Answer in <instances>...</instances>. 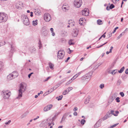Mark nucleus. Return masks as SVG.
Segmentation results:
<instances>
[{
	"label": "nucleus",
	"mask_w": 128,
	"mask_h": 128,
	"mask_svg": "<svg viewBox=\"0 0 128 128\" xmlns=\"http://www.w3.org/2000/svg\"><path fill=\"white\" fill-rule=\"evenodd\" d=\"M49 67L50 69L52 70L53 69V67L54 66V65L52 64L50 62L49 63Z\"/></svg>",
	"instance_id": "25"
},
{
	"label": "nucleus",
	"mask_w": 128,
	"mask_h": 128,
	"mask_svg": "<svg viewBox=\"0 0 128 128\" xmlns=\"http://www.w3.org/2000/svg\"><path fill=\"white\" fill-rule=\"evenodd\" d=\"M107 43V42H106V43H104V44H103L100 46H97L96 47V48H99L102 46L103 45H104L105 44H106V43Z\"/></svg>",
	"instance_id": "46"
},
{
	"label": "nucleus",
	"mask_w": 128,
	"mask_h": 128,
	"mask_svg": "<svg viewBox=\"0 0 128 128\" xmlns=\"http://www.w3.org/2000/svg\"><path fill=\"white\" fill-rule=\"evenodd\" d=\"M33 13L31 12H30V16L31 17H32L33 16Z\"/></svg>",
	"instance_id": "62"
},
{
	"label": "nucleus",
	"mask_w": 128,
	"mask_h": 128,
	"mask_svg": "<svg viewBox=\"0 0 128 128\" xmlns=\"http://www.w3.org/2000/svg\"><path fill=\"white\" fill-rule=\"evenodd\" d=\"M39 118V116H37L36 118H35L33 120H37V119Z\"/></svg>",
	"instance_id": "53"
},
{
	"label": "nucleus",
	"mask_w": 128,
	"mask_h": 128,
	"mask_svg": "<svg viewBox=\"0 0 128 128\" xmlns=\"http://www.w3.org/2000/svg\"><path fill=\"white\" fill-rule=\"evenodd\" d=\"M28 112H26L23 114L22 116H21V118H22L24 117H25L27 115Z\"/></svg>",
	"instance_id": "28"
},
{
	"label": "nucleus",
	"mask_w": 128,
	"mask_h": 128,
	"mask_svg": "<svg viewBox=\"0 0 128 128\" xmlns=\"http://www.w3.org/2000/svg\"><path fill=\"white\" fill-rule=\"evenodd\" d=\"M4 43V45L5 44V42L2 41L0 42V44H3Z\"/></svg>",
	"instance_id": "54"
},
{
	"label": "nucleus",
	"mask_w": 128,
	"mask_h": 128,
	"mask_svg": "<svg viewBox=\"0 0 128 128\" xmlns=\"http://www.w3.org/2000/svg\"><path fill=\"white\" fill-rule=\"evenodd\" d=\"M118 28V27H116L114 29V31L112 32V34H114L116 31V30Z\"/></svg>",
	"instance_id": "41"
},
{
	"label": "nucleus",
	"mask_w": 128,
	"mask_h": 128,
	"mask_svg": "<svg viewBox=\"0 0 128 128\" xmlns=\"http://www.w3.org/2000/svg\"><path fill=\"white\" fill-rule=\"evenodd\" d=\"M72 87H69L63 92L62 93L64 95H65L66 94L68 93L69 92L72 90Z\"/></svg>",
	"instance_id": "11"
},
{
	"label": "nucleus",
	"mask_w": 128,
	"mask_h": 128,
	"mask_svg": "<svg viewBox=\"0 0 128 128\" xmlns=\"http://www.w3.org/2000/svg\"><path fill=\"white\" fill-rule=\"evenodd\" d=\"M89 14L88 10L87 9H85L82 10V14L84 16H88Z\"/></svg>",
	"instance_id": "12"
},
{
	"label": "nucleus",
	"mask_w": 128,
	"mask_h": 128,
	"mask_svg": "<svg viewBox=\"0 0 128 128\" xmlns=\"http://www.w3.org/2000/svg\"><path fill=\"white\" fill-rule=\"evenodd\" d=\"M82 4V0H75L74 2V6L76 8H79L80 7Z\"/></svg>",
	"instance_id": "5"
},
{
	"label": "nucleus",
	"mask_w": 128,
	"mask_h": 128,
	"mask_svg": "<svg viewBox=\"0 0 128 128\" xmlns=\"http://www.w3.org/2000/svg\"><path fill=\"white\" fill-rule=\"evenodd\" d=\"M84 19V18H80L79 20V23L80 25H82V23L83 22V21Z\"/></svg>",
	"instance_id": "23"
},
{
	"label": "nucleus",
	"mask_w": 128,
	"mask_h": 128,
	"mask_svg": "<svg viewBox=\"0 0 128 128\" xmlns=\"http://www.w3.org/2000/svg\"><path fill=\"white\" fill-rule=\"evenodd\" d=\"M74 22H72V23H71L70 24V25L71 26H74Z\"/></svg>",
	"instance_id": "52"
},
{
	"label": "nucleus",
	"mask_w": 128,
	"mask_h": 128,
	"mask_svg": "<svg viewBox=\"0 0 128 128\" xmlns=\"http://www.w3.org/2000/svg\"><path fill=\"white\" fill-rule=\"evenodd\" d=\"M50 78V77H48L44 80V81L46 82L47 81L48 79Z\"/></svg>",
	"instance_id": "45"
},
{
	"label": "nucleus",
	"mask_w": 128,
	"mask_h": 128,
	"mask_svg": "<svg viewBox=\"0 0 128 128\" xmlns=\"http://www.w3.org/2000/svg\"><path fill=\"white\" fill-rule=\"evenodd\" d=\"M52 106H53L52 104L48 105L44 107V110L45 112L47 111L52 108Z\"/></svg>",
	"instance_id": "10"
},
{
	"label": "nucleus",
	"mask_w": 128,
	"mask_h": 128,
	"mask_svg": "<svg viewBox=\"0 0 128 128\" xmlns=\"http://www.w3.org/2000/svg\"><path fill=\"white\" fill-rule=\"evenodd\" d=\"M117 96V93H115L114 94L112 95V100H114L116 97Z\"/></svg>",
	"instance_id": "18"
},
{
	"label": "nucleus",
	"mask_w": 128,
	"mask_h": 128,
	"mask_svg": "<svg viewBox=\"0 0 128 128\" xmlns=\"http://www.w3.org/2000/svg\"><path fill=\"white\" fill-rule=\"evenodd\" d=\"M44 19L47 22H49L51 20L52 18L50 14L48 13H46L44 15Z\"/></svg>",
	"instance_id": "4"
},
{
	"label": "nucleus",
	"mask_w": 128,
	"mask_h": 128,
	"mask_svg": "<svg viewBox=\"0 0 128 128\" xmlns=\"http://www.w3.org/2000/svg\"><path fill=\"white\" fill-rule=\"evenodd\" d=\"M42 91H40V92L38 93V96H39L40 94H42Z\"/></svg>",
	"instance_id": "55"
},
{
	"label": "nucleus",
	"mask_w": 128,
	"mask_h": 128,
	"mask_svg": "<svg viewBox=\"0 0 128 128\" xmlns=\"http://www.w3.org/2000/svg\"><path fill=\"white\" fill-rule=\"evenodd\" d=\"M112 34L111 33L110 34H108V36H109L108 38H110V37L112 36Z\"/></svg>",
	"instance_id": "63"
},
{
	"label": "nucleus",
	"mask_w": 128,
	"mask_h": 128,
	"mask_svg": "<svg viewBox=\"0 0 128 128\" xmlns=\"http://www.w3.org/2000/svg\"><path fill=\"white\" fill-rule=\"evenodd\" d=\"M110 117V116L108 114H108L105 115L103 118L100 119L99 120V121L100 122L104 121L106 119Z\"/></svg>",
	"instance_id": "13"
},
{
	"label": "nucleus",
	"mask_w": 128,
	"mask_h": 128,
	"mask_svg": "<svg viewBox=\"0 0 128 128\" xmlns=\"http://www.w3.org/2000/svg\"><path fill=\"white\" fill-rule=\"evenodd\" d=\"M115 100L117 102H120V98L118 97H117L116 98V99Z\"/></svg>",
	"instance_id": "35"
},
{
	"label": "nucleus",
	"mask_w": 128,
	"mask_h": 128,
	"mask_svg": "<svg viewBox=\"0 0 128 128\" xmlns=\"http://www.w3.org/2000/svg\"><path fill=\"white\" fill-rule=\"evenodd\" d=\"M2 93L3 98L5 99L8 98L11 95L10 92L8 90H3Z\"/></svg>",
	"instance_id": "3"
},
{
	"label": "nucleus",
	"mask_w": 128,
	"mask_h": 128,
	"mask_svg": "<svg viewBox=\"0 0 128 128\" xmlns=\"http://www.w3.org/2000/svg\"><path fill=\"white\" fill-rule=\"evenodd\" d=\"M120 94L122 97H123L124 96V93L123 92H120Z\"/></svg>",
	"instance_id": "42"
},
{
	"label": "nucleus",
	"mask_w": 128,
	"mask_h": 128,
	"mask_svg": "<svg viewBox=\"0 0 128 128\" xmlns=\"http://www.w3.org/2000/svg\"><path fill=\"white\" fill-rule=\"evenodd\" d=\"M62 96H59V97H56V99H57L58 100H62Z\"/></svg>",
	"instance_id": "33"
},
{
	"label": "nucleus",
	"mask_w": 128,
	"mask_h": 128,
	"mask_svg": "<svg viewBox=\"0 0 128 128\" xmlns=\"http://www.w3.org/2000/svg\"><path fill=\"white\" fill-rule=\"evenodd\" d=\"M106 32H105L104 33V34L101 36L102 38V37H103L104 38L106 36L105 35V34H106Z\"/></svg>",
	"instance_id": "48"
},
{
	"label": "nucleus",
	"mask_w": 128,
	"mask_h": 128,
	"mask_svg": "<svg viewBox=\"0 0 128 128\" xmlns=\"http://www.w3.org/2000/svg\"><path fill=\"white\" fill-rule=\"evenodd\" d=\"M68 44L70 45H74V42H72V40H70L68 42Z\"/></svg>",
	"instance_id": "32"
},
{
	"label": "nucleus",
	"mask_w": 128,
	"mask_h": 128,
	"mask_svg": "<svg viewBox=\"0 0 128 128\" xmlns=\"http://www.w3.org/2000/svg\"><path fill=\"white\" fill-rule=\"evenodd\" d=\"M54 88L53 87V88H51L48 91V92H52L54 90H55V89H54Z\"/></svg>",
	"instance_id": "36"
},
{
	"label": "nucleus",
	"mask_w": 128,
	"mask_h": 128,
	"mask_svg": "<svg viewBox=\"0 0 128 128\" xmlns=\"http://www.w3.org/2000/svg\"><path fill=\"white\" fill-rule=\"evenodd\" d=\"M71 80V79L69 80V81L68 82L65 84L66 85V86H68V84H70L72 82V80Z\"/></svg>",
	"instance_id": "30"
},
{
	"label": "nucleus",
	"mask_w": 128,
	"mask_h": 128,
	"mask_svg": "<svg viewBox=\"0 0 128 128\" xmlns=\"http://www.w3.org/2000/svg\"><path fill=\"white\" fill-rule=\"evenodd\" d=\"M78 110V108L76 107H74V108L73 109V110L75 112Z\"/></svg>",
	"instance_id": "47"
},
{
	"label": "nucleus",
	"mask_w": 128,
	"mask_h": 128,
	"mask_svg": "<svg viewBox=\"0 0 128 128\" xmlns=\"http://www.w3.org/2000/svg\"><path fill=\"white\" fill-rule=\"evenodd\" d=\"M113 48V47L112 46H111L110 47V51H109L110 52V53L112 52V49Z\"/></svg>",
	"instance_id": "44"
},
{
	"label": "nucleus",
	"mask_w": 128,
	"mask_h": 128,
	"mask_svg": "<svg viewBox=\"0 0 128 128\" xmlns=\"http://www.w3.org/2000/svg\"><path fill=\"white\" fill-rule=\"evenodd\" d=\"M7 78L8 80H11L13 79L12 76L11 74H9L7 77Z\"/></svg>",
	"instance_id": "20"
},
{
	"label": "nucleus",
	"mask_w": 128,
	"mask_h": 128,
	"mask_svg": "<svg viewBox=\"0 0 128 128\" xmlns=\"http://www.w3.org/2000/svg\"><path fill=\"white\" fill-rule=\"evenodd\" d=\"M124 67L123 66L122 67L120 70L118 71V72L120 73H122L124 71Z\"/></svg>",
	"instance_id": "29"
},
{
	"label": "nucleus",
	"mask_w": 128,
	"mask_h": 128,
	"mask_svg": "<svg viewBox=\"0 0 128 128\" xmlns=\"http://www.w3.org/2000/svg\"><path fill=\"white\" fill-rule=\"evenodd\" d=\"M121 81L120 80H118V85H120L121 84Z\"/></svg>",
	"instance_id": "49"
},
{
	"label": "nucleus",
	"mask_w": 128,
	"mask_h": 128,
	"mask_svg": "<svg viewBox=\"0 0 128 128\" xmlns=\"http://www.w3.org/2000/svg\"><path fill=\"white\" fill-rule=\"evenodd\" d=\"M11 52L12 53L14 52V48L12 46V45H11Z\"/></svg>",
	"instance_id": "40"
},
{
	"label": "nucleus",
	"mask_w": 128,
	"mask_h": 128,
	"mask_svg": "<svg viewBox=\"0 0 128 128\" xmlns=\"http://www.w3.org/2000/svg\"><path fill=\"white\" fill-rule=\"evenodd\" d=\"M114 5L112 4L110 6V8L112 9L114 8Z\"/></svg>",
	"instance_id": "37"
},
{
	"label": "nucleus",
	"mask_w": 128,
	"mask_h": 128,
	"mask_svg": "<svg viewBox=\"0 0 128 128\" xmlns=\"http://www.w3.org/2000/svg\"><path fill=\"white\" fill-rule=\"evenodd\" d=\"M60 85V84H57L54 87V89H56V88H58V87H59Z\"/></svg>",
	"instance_id": "31"
},
{
	"label": "nucleus",
	"mask_w": 128,
	"mask_h": 128,
	"mask_svg": "<svg viewBox=\"0 0 128 128\" xmlns=\"http://www.w3.org/2000/svg\"><path fill=\"white\" fill-rule=\"evenodd\" d=\"M11 74L12 75L13 78H16L18 76V74L16 71L13 72Z\"/></svg>",
	"instance_id": "14"
},
{
	"label": "nucleus",
	"mask_w": 128,
	"mask_h": 128,
	"mask_svg": "<svg viewBox=\"0 0 128 128\" xmlns=\"http://www.w3.org/2000/svg\"><path fill=\"white\" fill-rule=\"evenodd\" d=\"M78 31L77 29H74L72 33L73 36L74 37L76 36L78 34Z\"/></svg>",
	"instance_id": "15"
},
{
	"label": "nucleus",
	"mask_w": 128,
	"mask_h": 128,
	"mask_svg": "<svg viewBox=\"0 0 128 128\" xmlns=\"http://www.w3.org/2000/svg\"><path fill=\"white\" fill-rule=\"evenodd\" d=\"M97 22L98 25H101L103 24L102 21L100 20H98L97 21Z\"/></svg>",
	"instance_id": "22"
},
{
	"label": "nucleus",
	"mask_w": 128,
	"mask_h": 128,
	"mask_svg": "<svg viewBox=\"0 0 128 128\" xmlns=\"http://www.w3.org/2000/svg\"><path fill=\"white\" fill-rule=\"evenodd\" d=\"M118 72V70H113L110 72H109V73L112 74L113 75H114L116 73Z\"/></svg>",
	"instance_id": "21"
},
{
	"label": "nucleus",
	"mask_w": 128,
	"mask_h": 128,
	"mask_svg": "<svg viewBox=\"0 0 128 128\" xmlns=\"http://www.w3.org/2000/svg\"><path fill=\"white\" fill-rule=\"evenodd\" d=\"M22 2H19L17 3L16 5V7L17 9H19L20 6H22Z\"/></svg>",
	"instance_id": "16"
},
{
	"label": "nucleus",
	"mask_w": 128,
	"mask_h": 128,
	"mask_svg": "<svg viewBox=\"0 0 128 128\" xmlns=\"http://www.w3.org/2000/svg\"><path fill=\"white\" fill-rule=\"evenodd\" d=\"M109 115L110 116V117L111 116V114L114 115V116H118V114H114V111L113 110H111L110 111V113H108Z\"/></svg>",
	"instance_id": "19"
},
{
	"label": "nucleus",
	"mask_w": 128,
	"mask_h": 128,
	"mask_svg": "<svg viewBox=\"0 0 128 128\" xmlns=\"http://www.w3.org/2000/svg\"><path fill=\"white\" fill-rule=\"evenodd\" d=\"M118 125L117 124H114L113 125H112V126H111V127L112 128H113L114 127H115L117 125Z\"/></svg>",
	"instance_id": "51"
},
{
	"label": "nucleus",
	"mask_w": 128,
	"mask_h": 128,
	"mask_svg": "<svg viewBox=\"0 0 128 128\" xmlns=\"http://www.w3.org/2000/svg\"><path fill=\"white\" fill-rule=\"evenodd\" d=\"M74 115L75 116H77V112H74Z\"/></svg>",
	"instance_id": "56"
},
{
	"label": "nucleus",
	"mask_w": 128,
	"mask_h": 128,
	"mask_svg": "<svg viewBox=\"0 0 128 128\" xmlns=\"http://www.w3.org/2000/svg\"><path fill=\"white\" fill-rule=\"evenodd\" d=\"M106 9L108 10H110V8H109L108 7V6H107L106 7Z\"/></svg>",
	"instance_id": "64"
},
{
	"label": "nucleus",
	"mask_w": 128,
	"mask_h": 128,
	"mask_svg": "<svg viewBox=\"0 0 128 128\" xmlns=\"http://www.w3.org/2000/svg\"><path fill=\"white\" fill-rule=\"evenodd\" d=\"M24 24L26 25H28L30 24L29 20L27 17L25 15L23 16L22 17Z\"/></svg>",
	"instance_id": "6"
},
{
	"label": "nucleus",
	"mask_w": 128,
	"mask_h": 128,
	"mask_svg": "<svg viewBox=\"0 0 128 128\" xmlns=\"http://www.w3.org/2000/svg\"><path fill=\"white\" fill-rule=\"evenodd\" d=\"M8 18L7 14L4 13H0V23L6 22Z\"/></svg>",
	"instance_id": "2"
},
{
	"label": "nucleus",
	"mask_w": 128,
	"mask_h": 128,
	"mask_svg": "<svg viewBox=\"0 0 128 128\" xmlns=\"http://www.w3.org/2000/svg\"><path fill=\"white\" fill-rule=\"evenodd\" d=\"M63 50H59L58 52V57L60 59H62L64 56Z\"/></svg>",
	"instance_id": "7"
},
{
	"label": "nucleus",
	"mask_w": 128,
	"mask_h": 128,
	"mask_svg": "<svg viewBox=\"0 0 128 128\" xmlns=\"http://www.w3.org/2000/svg\"><path fill=\"white\" fill-rule=\"evenodd\" d=\"M86 122L85 120L84 119H82L81 121V123L82 124H84Z\"/></svg>",
	"instance_id": "34"
},
{
	"label": "nucleus",
	"mask_w": 128,
	"mask_h": 128,
	"mask_svg": "<svg viewBox=\"0 0 128 128\" xmlns=\"http://www.w3.org/2000/svg\"><path fill=\"white\" fill-rule=\"evenodd\" d=\"M70 57H68L67 58V60L65 61V62H67L68 61V60L70 59Z\"/></svg>",
	"instance_id": "59"
},
{
	"label": "nucleus",
	"mask_w": 128,
	"mask_h": 128,
	"mask_svg": "<svg viewBox=\"0 0 128 128\" xmlns=\"http://www.w3.org/2000/svg\"><path fill=\"white\" fill-rule=\"evenodd\" d=\"M82 71H81L80 72H78L77 74H75L74 76L71 79V80H74L78 77L79 75L82 72Z\"/></svg>",
	"instance_id": "17"
},
{
	"label": "nucleus",
	"mask_w": 128,
	"mask_h": 128,
	"mask_svg": "<svg viewBox=\"0 0 128 128\" xmlns=\"http://www.w3.org/2000/svg\"><path fill=\"white\" fill-rule=\"evenodd\" d=\"M69 6L67 4H64L62 7V9L65 12L68 10L69 9Z\"/></svg>",
	"instance_id": "9"
},
{
	"label": "nucleus",
	"mask_w": 128,
	"mask_h": 128,
	"mask_svg": "<svg viewBox=\"0 0 128 128\" xmlns=\"http://www.w3.org/2000/svg\"><path fill=\"white\" fill-rule=\"evenodd\" d=\"M25 90V87L22 84H20L18 90V95L17 97V98L20 99L22 96V93Z\"/></svg>",
	"instance_id": "1"
},
{
	"label": "nucleus",
	"mask_w": 128,
	"mask_h": 128,
	"mask_svg": "<svg viewBox=\"0 0 128 128\" xmlns=\"http://www.w3.org/2000/svg\"><path fill=\"white\" fill-rule=\"evenodd\" d=\"M3 66V64L2 62H0V72L1 71Z\"/></svg>",
	"instance_id": "27"
},
{
	"label": "nucleus",
	"mask_w": 128,
	"mask_h": 128,
	"mask_svg": "<svg viewBox=\"0 0 128 128\" xmlns=\"http://www.w3.org/2000/svg\"><path fill=\"white\" fill-rule=\"evenodd\" d=\"M38 20H35V21H32V24H33L34 26H36L38 24Z\"/></svg>",
	"instance_id": "24"
},
{
	"label": "nucleus",
	"mask_w": 128,
	"mask_h": 128,
	"mask_svg": "<svg viewBox=\"0 0 128 128\" xmlns=\"http://www.w3.org/2000/svg\"><path fill=\"white\" fill-rule=\"evenodd\" d=\"M92 73L91 72H90L86 74L85 75L83 76L82 79V80H85L86 79H88L89 77H90L92 75Z\"/></svg>",
	"instance_id": "8"
},
{
	"label": "nucleus",
	"mask_w": 128,
	"mask_h": 128,
	"mask_svg": "<svg viewBox=\"0 0 128 128\" xmlns=\"http://www.w3.org/2000/svg\"><path fill=\"white\" fill-rule=\"evenodd\" d=\"M50 31H51V32H53L54 31V29L52 28H51L50 29Z\"/></svg>",
	"instance_id": "60"
},
{
	"label": "nucleus",
	"mask_w": 128,
	"mask_h": 128,
	"mask_svg": "<svg viewBox=\"0 0 128 128\" xmlns=\"http://www.w3.org/2000/svg\"><path fill=\"white\" fill-rule=\"evenodd\" d=\"M104 87V85L103 84H102L100 86V87L101 89L103 88Z\"/></svg>",
	"instance_id": "38"
},
{
	"label": "nucleus",
	"mask_w": 128,
	"mask_h": 128,
	"mask_svg": "<svg viewBox=\"0 0 128 128\" xmlns=\"http://www.w3.org/2000/svg\"><path fill=\"white\" fill-rule=\"evenodd\" d=\"M51 33H52V36H55V34L54 32H51Z\"/></svg>",
	"instance_id": "58"
},
{
	"label": "nucleus",
	"mask_w": 128,
	"mask_h": 128,
	"mask_svg": "<svg viewBox=\"0 0 128 128\" xmlns=\"http://www.w3.org/2000/svg\"><path fill=\"white\" fill-rule=\"evenodd\" d=\"M122 34H120V35L119 36L117 37V40L119 39L122 36Z\"/></svg>",
	"instance_id": "43"
},
{
	"label": "nucleus",
	"mask_w": 128,
	"mask_h": 128,
	"mask_svg": "<svg viewBox=\"0 0 128 128\" xmlns=\"http://www.w3.org/2000/svg\"><path fill=\"white\" fill-rule=\"evenodd\" d=\"M125 73L126 74H128V68L125 71Z\"/></svg>",
	"instance_id": "57"
},
{
	"label": "nucleus",
	"mask_w": 128,
	"mask_h": 128,
	"mask_svg": "<svg viewBox=\"0 0 128 128\" xmlns=\"http://www.w3.org/2000/svg\"><path fill=\"white\" fill-rule=\"evenodd\" d=\"M11 120H8V121L7 122H6L5 123V124L6 125H8L10 124L11 122Z\"/></svg>",
	"instance_id": "39"
},
{
	"label": "nucleus",
	"mask_w": 128,
	"mask_h": 128,
	"mask_svg": "<svg viewBox=\"0 0 128 128\" xmlns=\"http://www.w3.org/2000/svg\"><path fill=\"white\" fill-rule=\"evenodd\" d=\"M90 100V98L89 97H88L86 99L85 101L84 102V103L86 104H87L89 102V100Z\"/></svg>",
	"instance_id": "26"
},
{
	"label": "nucleus",
	"mask_w": 128,
	"mask_h": 128,
	"mask_svg": "<svg viewBox=\"0 0 128 128\" xmlns=\"http://www.w3.org/2000/svg\"><path fill=\"white\" fill-rule=\"evenodd\" d=\"M33 74V72H31L30 74H29L28 76V77L29 78H30V76H31L32 74Z\"/></svg>",
	"instance_id": "50"
},
{
	"label": "nucleus",
	"mask_w": 128,
	"mask_h": 128,
	"mask_svg": "<svg viewBox=\"0 0 128 128\" xmlns=\"http://www.w3.org/2000/svg\"><path fill=\"white\" fill-rule=\"evenodd\" d=\"M39 45H42L41 41L40 40L38 43Z\"/></svg>",
	"instance_id": "61"
}]
</instances>
